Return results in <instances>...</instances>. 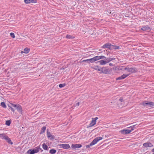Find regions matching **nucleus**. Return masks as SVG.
Returning <instances> with one entry per match:
<instances>
[{"mask_svg":"<svg viewBox=\"0 0 154 154\" xmlns=\"http://www.w3.org/2000/svg\"><path fill=\"white\" fill-rule=\"evenodd\" d=\"M103 137H97L95 138L91 142L89 145H87L86 146V148H88L90 147L91 146H93L96 144L100 140L102 139Z\"/></svg>","mask_w":154,"mask_h":154,"instance_id":"1","label":"nucleus"},{"mask_svg":"<svg viewBox=\"0 0 154 154\" xmlns=\"http://www.w3.org/2000/svg\"><path fill=\"white\" fill-rule=\"evenodd\" d=\"M40 148L38 147H36L34 149H29L27 152V154H34L38 152L39 151Z\"/></svg>","mask_w":154,"mask_h":154,"instance_id":"2","label":"nucleus"},{"mask_svg":"<svg viewBox=\"0 0 154 154\" xmlns=\"http://www.w3.org/2000/svg\"><path fill=\"white\" fill-rule=\"evenodd\" d=\"M137 71V69L135 67L129 68V67L127 72H129V73H128V74H130V75L132 73H135Z\"/></svg>","mask_w":154,"mask_h":154,"instance_id":"3","label":"nucleus"},{"mask_svg":"<svg viewBox=\"0 0 154 154\" xmlns=\"http://www.w3.org/2000/svg\"><path fill=\"white\" fill-rule=\"evenodd\" d=\"M60 148H63L65 149H67L70 148V146L68 144H59Z\"/></svg>","mask_w":154,"mask_h":154,"instance_id":"4","label":"nucleus"},{"mask_svg":"<svg viewBox=\"0 0 154 154\" xmlns=\"http://www.w3.org/2000/svg\"><path fill=\"white\" fill-rule=\"evenodd\" d=\"M119 132L123 134H127L130 133L131 132V131L129 129H123L121 130Z\"/></svg>","mask_w":154,"mask_h":154,"instance_id":"5","label":"nucleus"},{"mask_svg":"<svg viewBox=\"0 0 154 154\" xmlns=\"http://www.w3.org/2000/svg\"><path fill=\"white\" fill-rule=\"evenodd\" d=\"M141 104L143 105H148L150 106H154V102L150 101H145L142 102Z\"/></svg>","mask_w":154,"mask_h":154,"instance_id":"6","label":"nucleus"},{"mask_svg":"<svg viewBox=\"0 0 154 154\" xmlns=\"http://www.w3.org/2000/svg\"><path fill=\"white\" fill-rule=\"evenodd\" d=\"M82 147V145L81 144H72L71 147L75 150L77 149V148H80Z\"/></svg>","mask_w":154,"mask_h":154,"instance_id":"7","label":"nucleus"},{"mask_svg":"<svg viewBox=\"0 0 154 154\" xmlns=\"http://www.w3.org/2000/svg\"><path fill=\"white\" fill-rule=\"evenodd\" d=\"M102 73L104 74H108L110 72L109 69L108 68H106V67H102Z\"/></svg>","mask_w":154,"mask_h":154,"instance_id":"8","label":"nucleus"},{"mask_svg":"<svg viewBox=\"0 0 154 154\" xmlns=\"http://www.w3.org/2000/svg\"><path fill=\"white\" fill-rule=\"evenodd\" d=\"M130 75V74H128L126 73L124 74L121 76L116 78V80H121L125 79V78L128 76Z\"/></svg>","mask_w":154,"mask_h":154,"instance_id":"9","label":"nucleus"},{"mask_svg":"<svg viewBox=\"0 0 154 154\" xmlns=\"http://www.w3.org/2000/svg\"><path fill=\"white\" fill-rule=\"evenodd\" d=\"M141 29L144 31H148L151 30V28L148 25L143 26Z\"/></svg>","mask_w":154,"mask_h":154,"instance_id":"10","label":"nucleus"},{"mask_svg":"<svg viewBox=\"0 0 154 154\" xmlns=\"http://www.w3.org/2000/svg\"><path fill=\"white\" fill-rule=\"evenodd\" d=\"M93 57L94 58L95 61L99 60L100 59L106 58V57H105L104 56H96Z\"/></svg>","mask_w":154,"mask_h":154,"instance_id":"11","label":"nucleus"},{"mask_svg":"<svg viewBox=\"0 0 154 154\" xmlns=\"http://www.w3.org/2000/svg\"><path fill=\"white\" fill-rule=\"evenodd\" d=\"M112 45H111L110 43H107L105 44L103 46V48H108L109 49H111V46Z\"/></svg>","mask_w":154,"mask_h":154,"instance_id":"12","label":"nucleus"},{"mask_svg":"<svg viewBox=\"0 0 154 154\" xmlns=\"http://www.w3.org/2000/svg\"><path fill=\"white\" fill-rule=\"evenodd\" d=\"M96 124V122L95 121H94L93 119H92L91 122L90 124L89 125L87 126V128L90 127L94 126Z\"/></svg>","mask_w":154,"mask_h":154,"instance_id":"13","label":"nucleus"},{"mask_svg":"<svg viewBox=\"0 0 154 154\" xmlns=\"http://www.w3.org/2000/svg\"><path fill=\"white\" fill-rule=\"evenodd\" d=\"M36 0H24L25 3L26 4L30 3H35L36 2Z\"/></svg>","mask_w":154,"mask_h":154,"instance_id":"14","label":"nucleus"},{"mask_svg":"<svg viewBox=\"0 0 154 154\" xmlns=\"http://www.w3.org/2000/svg\"><path fill=\"white\" fill-rule=\"evenodd\" d=\"M100 63V65H105L107 63L106 61V60H100L97 61V63Z\"/></svg>","mask_w":154,"mask_h":154,"instance_id":"15","label":"nucleus"},{"mask_svg":"<svg viewBox=\"0 0 154 154\" xmlns=\"http://www.w3.org/2000/svg\"><path fill=\"white\" fill-rule=\"evenodd\" d=\"M104 59H105L107 63H109L111 61L115 59V58L110 57H109L107 58H106Z\"/></svg>","mask_w":154,"mask_h":154,"instance_id":"16","label":"nucleus"},{"mask_svg":"<svg viewBox=\"0 0 154 154\" xmlns=\"http://www.w3.org/2000/svg\"><path fill=\"white\" fill-rule=\"evenodd\" d=\"M16 107V109L17 111L20 113L21 114H22V109L21 106H14Z\"/></svg>","mask_w":154,"mask_h":154,"instance_id":"17","label":"nucleus"},{"mask_svg":"<svg viewBox=\"0 0 154 154\" xmlns=\"http://www.w3.org/2000/svg\"><path fill=\"white\" fill-rule=\"evenodd\" d=\"M5 140L9 144H10L11 145L13 144V142H11V139L8 137V136H7L6 138H5Z\"/></svg>","mask_w":154,"mask_h":154,"instance_id":"18","label":"nucleus"},{"mask_svg":"<svg viewBox=\"0 0 154 154\" xmlns=\"http://www.w3.org/2000/svg\"><path fill=\"white\" fill-rule=\"evenodd\" d=\"M5 103L8 106H20V105L19 104H13L8 102H6Z\"/></svg>","mask_w":154,"mask_h":154,"instance_id":"19","label":"nucleus"},{"mask_svg":"<svg viewBox=\"0 0 154 154\" xmlns=\"http://www.w3.org/2000/svg\"><path fill=\"white\" fill-rule=\"evenodd\" d=\"M46 128V127L45 126L42 127V128H41V131L39 133L40 134H41L44 133L45 131Z\"/></svg>","mask_w":154,"mask_h":154,"instance_id":"20","label":"nucleus"},{"mask_svg":"<svg viewBox=\"0 0 154 154\" xmlns=\"http://www.w3.org/2000/svg\"><path fill=\"white\" fill-rule=\"evenodd\" d=\"M8 136L6 135L5 134H0V138L2 139H5V138Z\"/></svg>","mask_w":154,"mask_h":154,"instance_id":"21","label":"nucleus"},{"mask_svg":"<svg viewBox=\"0 0 154 154\" xmlns=\"http://www.w3.org/2000/svg\"><path fill=\"white\" fill-rule=\"evenodd\" d=\"M42 146L43 148L45 150H48V147L47 145L45 143H44L42 145Z\"/></svg>","mask_w":154,"mask_h":154,"instance_id":"22","label":"nucleus"},{"mask_svg":"<svg viewBox=\"0 0 154 154\" xmlns=\"http://www.w3.org/2000/svg\"><path fill=\"white\" fill-rule=\"evenodd\" d=\"M57 151L54 149H52L49 150V152L51 154H54L56 153Z\"/></svg>","mask_w":154,"mask_h":154,"instance_id":"23","label":"nucleus"},{"mask_svg":"<svg viewBox=\"0 0 154 154\" xmlns=\"http://www.w3.org/2000/svg\"><path fill=\"white\" fill-rule=\"evenodd\" d=\"M111 47V49H120L119 47V46H116L112 45Z\"/></svg>","mask_w":154,"mask_h":154,"instance_id":"24","label":"nucleus"},{"mask_svg":"<svg viewBox=\"0 0 154 154\" xmlns=\"http://www.w3.org/2000/svg\"><path fill=\"white\" fill-rule=\"evenodd\" d=\"M66 38L68 39H72L75 38V37L73 35H66Z\"/></svg>","mask_w":154,"mask_h":154,"instance_id":"25","label":"nucleus"},{"mask_svg":"<svg viewBox=\"0 0 154 154\" xmlns=\"http://www.w3.org/2000/svg\"><path fill=\"white\" fill-rule=\"evenodd\" d=\"M11 122V120H6L5 122V125L8 126H10Z\"/></svg>","mask_w":154,"mask_h":154,"instance_id":"26","label":"nucleus"},{"mask_svg":"<svg viewBox=\"0 0 154 154\" xmlns=\"http://www.w3.org/2000/svg\"><path fill=\"white\" fill-rule=\"evenodd\" d=\"M47 135L48 138H50V137L51 135V134L50 132L49 131L48 129H47Z\"/></svg>","mask_w":154,"mask_h":154,"instance_id":"27","label":"nucleus"},{"mask_svg":"<svg viewBox=\"0 0 154 154\" xmlns=\"http://www.w3.org/2000/svg\"><path fill=\"white\" fill-rule=\"evenodd\" d=\"M136 125H132V126H131L130 127H128L129 128H131V130H130L131 131V132L134 130V129L136 128L135 127Z\"/></svg>","mask_w":154,"mask_h":154,"instance_id":"28","label":"nucleus"},{"mask_svg":"<svg viewBox=\"0 0 154 154\" xmlns=\"http://www.w3.org/2000/svg\"><path fill=\"white\" fill-rule=\"evenodd\" d=\"M29 50L28 48H26L24 49V53L26 54L28 53L29 51Z\"/></svg>","mask_w":154,"mask_h":154,"instance_id":"29","label":"nucleus"},{"mask_svg":"<svg viewBox=\"0 0 154 154\" xmlns=\"http://www.w3.org/2000/svg\"><path fill=\"white\" fill-rule=\"evenodd\" d=\"M148 142L145 143L143 144V145L145 147H149Z\"/></svg>","mask_w":154,"mask_h":154,"instance_id":"30","label":"nucleus"},{"mask_svg":"<svg viewBox=\"0 0 154 154\" xmlns=\"http://www.w3.org/2000/svg\"><path fill=\"white\" fill-rule=\"evenodd\" d=\"M50 140H53L54 139H55V136L54 135H51L50 137Z\"/></svg>","mask_w":154,"mask_h":154,"instance_id":"31","label":"nucleus"},{"mask_svg":"<svg viewBox=\"0 0 154 154\" xmlns=\"http://www.w3.org/2000/svg\"><path fill=\"white\" fill-rule=\"evenodd\" d=\"M90 63H93L95 62L94 57L90 59H89Z\"/></svg>","mask_w":154,"mask_h":154,"instance_id":"32","label":"nucleus"},{"mask_svg":"<svg viewBox=\"0 0 154 154\" xmlns=\"http://www.w3.org/2000/svg\"><path fill=\"white\" fill-rule=\"evenodd\" d=\"M9 108H8L9 110H11L13 112H14L15 109H14L13 108H12L11 106H8Z\"/></svg>","mask_w":154,"mask_h":154,"instance_id":"33","label":"nucleus"},{"mask_svg":"<svg viewBox=\"0 0 154 154\" xmlns=\"http://www.w3.org/2000/svg\"><path fill=\"white\" fill-rule=\"evenodd\" d=\"M99 67H100L99 66H94V67L93 69L96 70H97L99 68Z\"/></svg>","mask_w":154,"mask_h":154,"instance_id":"34","label":"nucleus"},{"mask_svg":"<svg viewBox=\"0 0 154 154\" xmlns=\"http://www.w3.org/2000/svg\"><path fill=\"white\" fill-rule=\"evenodd\" d=\"M66 85L65 84H60L59 85V86L60 88H62L65 86Z\"/></svg>","mask_w":154,"mask_h":154,"instance_id":"35","label":"nucleus"},{"mask_svg":"<svg viewBox=\"0 0 154 154\" xmlns=\"http://www.w3.org/2000/svg\"><path fill=\"white\" fill-rule=\"evenodd\" d=\"M89 60V59H88L87 60H83L82 61V62H86V63H90Z\"/></svg>","mask_w":154,"mask_h":154,"instance_id":"36","label":"nucleus"},{"mask_svg":"<svg viewBox=\"0 0 154 154\" xmlns=\"http://www.w3.org/2000/svg\"><path fill=\"white\" fill-rule=\"evenodd\" d=\"M10 35L13 38H14L15 37L14 34V33H11Z\"/></svg>","mask_w":154,"mask_h":154,"instance_id":"37","label":"nucleus"},{"mask_svg":"<svg viewBox=\"0 0 154 154\" xmlns=\"http://www.w3.org/2000/svg\"><path fill=\"white\" fill-rule=\"evenodd\" d=\"M129 67L127 66L126 67H124V68H122V69L123 70H127L128 71V69Z\"/></svg>","mask_w":154,"mask_h":154,"instance_id":"38","label":"nucleus"},{"mask_svg":"<svg viewBox=\"0 0 154 154\" xmlns=\"http://www.w3.org/2000/svg\"><path fill=\"white\" fill-rule=\"evenodd\" d=\"M1 106H6L5 103L2 102L1 103Z\"/></svg>","mask_w":154,"mask_h":154,"instance_id":"39","label":"nucleus"},{"mask_svg":"<svg viewBox=\"0 0 154 154\" xmlns=\"http://www.w3.org/2000/svg\"><path fill=\"white\" fill-rule=\"evenodd\" d=\"M102 68L99 67L97 71H99L100 72V73H102Z\"/></svg>","mask_w":154,"mask_h":154,"instance_id":"40","label":"nucleus"},{"mask_svg":"<svg viewBox=\"0 0 154 154\" xmlns=\"http://www.w3.org/2000/svg\"><path fill=\"white\" fill-rule=\"evenodd\" d=\"M149 147H150L153 146V145L150 142H148Z\"/></svg>","mask_w":154,"mask_h":154,"instance_id":"41","label":"nucleus"},{"mask_svg":"<svg viewBox=\"0 0 154 154\" xmlns=\"http://www.w3.org/2000/svg\"><path fill=\"white\" fill-rule=\"evenodd\" d=\"M98 119V118L97 117H96L94 118H92V119H93L94 121H95L96 122L97 120V119Z\"/></svg>","mask_w":154,"mask_h":154,"instance_id":"42","label":"nucleus"},{"mask_svg":"<svg viewBox=\"0 0 154 154\" xmlns=\"http://www.w3.org/2000/svg\"><path fill=\"white\" fill-rule=\"evenodd\" d=\"M37 147H39L40 148L39 149V150H41V152H42L43 151V150L40 148V146H37Z\"/></svg>","mask_w":154,"mask_h":154,"instance_id":"43","label":"nucleus"},{"mask_svg":"<svg viewBox=\"0 0 154 154\" xmlns=\"http://www.w3.org/2000/svg\"><path fill=\"white\" fill-rule=\"evenodd\" d=\"M119 100L121 102H122L123 101V98L122 97L120 98L119 99Z\"/></svg>","mask_w":154,"mask_h":154,"instance_id":"44","label":"nucleus"},{"mask_svg":"<svg viewBox=\"0 0 154 154\" xmlns=\"http://www.w3.org/2000/svg\"><path fill=\"white\" fill-rule=\"evenodd\" d=\"M76 106H78L79 105V102H78L76 103Z\"/></svg>","mask_w":154,"mask_h":154,"instance_id":"45","label":"nucleus"},{"mask_svg":"<svg viewBox=\"0 0 154 154\" xmlns=\"http://www.w3.org/2000/svg\"><path fill=\"white\" fill-rule=\"evenodd\" d=\"M109 65L110 66H113V64H112V63H109Z\"/></svg>","mask_w":154,"mask_h":154,"instance_id":"46","label":"nucleus"},{"mask_svg":"<svg viewBox=\"0 0 154 154\" xmlns=\"http://www.w3.org/2000/svg\"><path fill=\"white\" fill-rule=\"evenodd\" d=\"M152 152H154V148L152 149Z\"/></svg>","mask_w":154,"mask_h":154,"instance_id":"47","label":"nucleus"},{"mask_svg":"<svg viewBox=\"0 0 154 154\" xmlns=\"http://www.w3.org/2000/svg\"><path fill=\"white\" fill-rule=\"evenodd\" d=\"M23 53H24V51H21V54H23Z\"/></svg>","mask_w":154,"mask_h":154,"instance_id":"48","label":"nucleus"},{"mask_svg":"<svg viewBox=\"0 0 154 154\" xmlns=\"http://www.w3.org/2000/svg\"><path fill=\"white\" fill-rule=\"evenodd\" d=\"M154 108V107H152V108H149V109H153V108Z\"/></svg>","mask_w":154,"mask_h":154,"instance_id":"49","label":"nucleus"},{"mask_svg":"<svg viewBox=\"0 0 154 154\" xmlns=\"http://www.w3.org/2000/svg\"><path fill=\"white\" fill-rule=\"evenodd\" d=\"M4 108H6L7 106H2Z\"/></svg>","mask_w":154,"mask_h":154,"instance_id":"50","label":"nucleus"},{"mask_svg":"<svg viewBox=\"0 0 154 154\" xmlns=\"http://www.w3.org/2000/svg\"><path fill=\"white\" fill-rule=\"evenodd\" d=\"M149 111H152V110H150Z\"/></svg>","mask_w":154,"mask_h":154,"instance_id":"51","label":"nucleus"}]
</instances>
